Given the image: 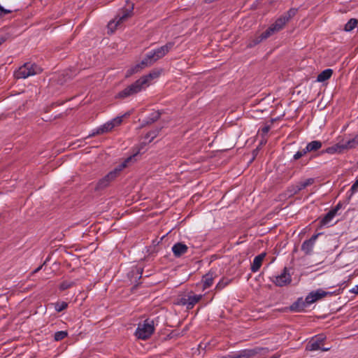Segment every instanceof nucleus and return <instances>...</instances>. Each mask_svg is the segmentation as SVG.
I'll use <instances>...</instances> for the list:
<instances>
[{
    "label": "nucleus",
    "mask_w": 358,
    "mask_h": 358,
    "mask_svg": "<svg viewBox=\"0 0 358 358\" xmlns=\"http://www.w3.org/2000/svg\"><path fill=\"white\" fill-rule=\"evenodd\" d=\"M231 280L225 278H222L220 282L217 284L215 287V289L220 291L224 289L227 285L230 283Z\"/></svg>",
    "instance_id": "obj_31"
},
{
    "label": "nucleus",
    "mask_w": 358,
    "mask_h": 358,
    "mask_svg": "<svg viewBox=\"0 0 358 358\" xmlns=\"http://www.w3.org/2000/svg\"><path fill=\"white\" fill-rule=\"evenodd\" d=\"M215 276V273L213 272H209L203 276L201 280L203 283V289H206L210 287L213 284L214 278Z\"/></svg>",
    "instance_id": "obj_18"
},
{
    "label": "nucleus",
    "mask_w": 358,
    "mask_h": 358,
    "mask_svg": "<svg viewBox=\"0 0 358 358\" xmlns=\"http://www.w3.org/2000/svg\"><path fill=\"white\" fill-rule=\"evenodd\" d=\"M41 71L42 69L35 64L28 62L25 63L23 66L20 67L17 71L15 72V77L17 79H24L29 76L38 74L41 73Z\"/></svg>",
    "instance_id": "obj_4"
},
{
    "label": "nucleus",
    "mask_w": 358,
    "mask_h": 358,
    "mask_svg": "<svg viewBox=\"0 0 358 358\" xmlns=\"http://www.w3.org/2000/svg\"><path fill=\"white\" fill-rule=\"evenodd\" d=\"M160 117V113L159 111H155L152 113L148 117V120H147V123H152L157 121Z\"/></svg>",
    "instance_id": "obj_33"
},
{
    "label": "nucleus",
    "mask_w": 358,
    "mask_h": 358,
    "mask_svg": "<svg viewBox=\"0 0 358 358\" xmlns=\"http://www.w3.org/2000/svg\"><path fill=\"white\" fill-rule=\"evenodd\" d=\"M315 182L314 178H308L305 180H301L290 186L288 189V191L290 195H294L299 193L302 189H305L308 186L313 185Z\"/></svg>",
    "instance_id": "obj_11"
},
{
    "label": "nucleus",
    "mask_w": 358,
    "mask_h": 358,
    "mask_svg": "<svg viewBox=\"0 0 358 358\" xmlns=\"http://www.w3.org/2000/svg\"><path fill=\"white\" fill-rule=\"evenodd\" d=\"M136 155H133L127 159H125L122 163L118 164L113 171V173H115V176L117 177L120 172L125 168H127L129 164H132L135 161V157Z\"/></svg>",
    "instance_id": "obj_13"
},
{
    "label": "nucleus",
    "mask_w": 358,
    "mask_h": 358,
    "mask_svg": "<svg viewBox=\"0 0 358 358\" xmlns=\"http://www.w3.org/2000/svg\"><path fill=\"white\" fill-rule=\"evenodd\" d=\"M307 305L306 300L303 301L302 299H299L290 306V309L294 312H301L304 310Z\"/></svg>",
    "instance_id": "obj_22"
},
{
    "label": "nucleus",
    "mask_w": 358,
    "mask_h": 358,
    "mask_svg": "<svg viewBox=\"0 0 358 358\" xmlns=\"http://www.w3.org/2000/svg\"><path fill=\"white\" fill-rule=\"evenodd\" d=\"M339 290L338 292H325L322 289H318L315 291H313L310 292L306 297V302L308 303V305H310L311 303H313L316 302L317 301L324 298L328 296H332L333 294H339Z\"/></svg>",
    "instance_id": "obj_8"
},
{
    "label": "nucleus",
    "mask_w": 358,
    "mask_h": 358,
    "mask_svg": "<svg viewBox=\"0 0 358 358\" xmlns=\"http://www.w3.org/2000/svg\"><path fill=\"white\" fill-rule=\"evenodd\" d=\"M358 21L355 18L350 19L345 25V31H352L357 25Z\"/></svg>",
    "instance_id": "obj_28"
},
{
    "label": "nucleus",
    "mask_w": 358,
    "mask_h": 358,
    "mask_svg": "<svg viewBox=\"0 0 358 358\" xmlns=\"http://www.w3.org/2000/svg\"><path fill=\"white\" fill-rule=\"evenodd\" d=\"M159 74H160V73L159 71H152L149 74H148V75H146L145 76L141 77L140 79H145V85H148V82L150 80H152V79L158 78L159 76Z\"/></svg>",
    "instance_id": "obj_27"
},
{
    "label": "nucleus",
    "mask_w": 358,
    "mask_h": 358,
    "mask_svg": "<svg viewBox=\"0 0 358 358\" xmlns=\"http://www.w3.org/2000/svg\"><path fill=\"white\" fill-rule=\"evenodd\" d=\"M270 129V127L268 126L264 127L262 129V131L263 134H267Z\"/></svg>",
    "instance_id": "obj_42"
},
{
    "label": "nucleus",
    "mask_w": 358,
    "mask_h": 358,
    "mask_svg": "<svg viewBox=\"0 0 358 358\" xmlns=\"http://www.w3.org/2000/svg\"><path fill=\"white\" fill-rule=\"evenodd\" d=\"M358 188V179L355 181V182L351 187V191L355 192Z\"/></svg>",
    "instance_id": "obj_39"
},
{
    "label": "nucleus",
    "mask_w": 358,
    "mask_h": 358,
    "mask_svg": "<svg viewBox=\"0 0 358 358\" xmlns=\"http://www.w3.org/2000/svg\"><path fill=\"white\" fill-rule=\"evenodd\" d=\"M68 336L66 331H59L55 333L54 339L55 341H60L64 339Z\"/></svg>",
    "instance_id": "obj_30"
},
{
    "label": "nucleus",
    "mask_w": 358,
    "mask_h": 358,
    "mask_svg": "<svg viewBox=\"0 0 358 358\" xmlns=\"http://www.w3.org/2000/svg\"><path fill=\"white\" fill-rule=\"evenodd\" d=\"M113 129V124L110 122V121H109V122H107L106 123H105L104 124H103L102 126H101L100 127L95 129L91 136L99 135V134L107 133V132L111 131Z\"/></svg>",
    "instance_id": "obj_19"
},
{
    "label": "nucleus",
    "mask_w": 358,
    "mask_h": 358,
    "mask_svg": "<svg viewBox=\"0 0 358 358\" xmlns=\"http://www.w3.org/2000/svg\"><path fill=\"white\" fill-rule=\"evenodd\" d=\"M342 208V203L339 202L331 210L336 215L337 212Z\"/></svg>",
    "instance_id": "obj_38"
},
{
    "label": "nucleus",
    "mask_w": 358,
    "mask_h": 358,
    "mask_svg": "<svg viewBox=\"0 0 358 358\" xmlns=\"http://www.w3.org/2000/svg\"><path fill=\"white\" fill-rule=\"evenodd\" d=\"M224 358H242L240 352H238V354H236L234 355H229L227 357H225Z\"/></svg>",
    "instance_id": "obj_41"
},
{
    "label": "nucleus",
    "mask_w": 358,
    "mask_h": 358,
    "mask_svg": "<svg viewBox=\"0 0 358 358\" xmlns=\"http://www.w3.org/2000/svg\"><path fill=\"white\" fill-rule=\"evenodd\" d=\"M342 143L345 150L355 148L356 146L358 145V135L346 141H343Z\"/></svg>",
    "instance_id": "obj_23"
},
{
    "label": "nucleus",
    "mask_w": 358,
    "mask_h": 358,
    "mask_svg": "<svg viewBox=\"0 0 358 358\" xmlns=\"http://www.w3.org/2000/svg\"><path fill=\"white\" fill-rule=\"evenodd\" d=\"M223 358H224V357H223Z\"/></svg>",
    "instance_id": "obj_46"
},
{
    "label": "nucleus",
    "mask_w": 358,
    "mask_h": 358,
    "mask_svg": "<svg viewBox=\"0 0 358 358\" xmlns=\"http://www.w3.org/2000/svg\"><path fill=\"white\" fill-rule=\"evenodd\" d=\"M187 246L182 243H177L172 247V251L175 257H179L187 252Z\"/></svg>",
    "instance_id": "obj_15"
},
{
    "label": "nucleus",
    "mask_w": 358,
    "mask_h": 358,
    "mask_svg": "<svg viewBox=\"0 0 358 358\" xmlns=\"http://www.w3.org/2000/svg\"><path fill=\"white\" fill-rule=\"evenodd\" d=\"M318 234L313 235L310 239L305 241L301 245V250L306 255H310L312 252L315 241L317 238Z\"/></svg>",
    "instance_id": "obj_14"
},
{
    "label": "nucleus",
    "mask_w": 358,
    "mask_h": 358,
    "mask_svg": "<svg viewBox=\"0 0 358 358\" xmlns=\"http://www.w3.org/2000/svg\"><path fill=\"white\" fill-rule=\"evenodd\" d=\"M202 297V294H193L192 292H191L180 298L178 304L186 306L187 309H192Z\"/></svg>",
    "instance_id": "obj_9"
},
{
    "label": "nucleus",
    "mask_w": 358,
    "mask_h": 358,
    "mask_svg": "<svg viewBox=\"0 0 358 358\" xmlns=\"http://www.w3.org/2000/svg\"><path fill=\"white\" fill-rule=\"evenodd\" d=\"M326 339L324 334H318L313 336L307 343L306 350L308 351L322 350L327 352L330 350V348H322L323 343Z\"/></svg>",
    "instance_id": "obj_6"
},
{
    "label": "nucleus",
    "mask_w": 358,
    "mask_h": 358,
    "mask_svg": "<svg viewBox=\"0 0 358 358\" xmlns=\"http://www.w3.org/2000/svg\"><path fill=\"white\" fill-rule=\"evenodd\" d=\"M145 66H148L147 64H143V60L141 63L137 64L134 66L131 67V69H128L126 73V77H129L131 75L140 71L141 69H144Z\"/></svg>",
    "instance_id": "obj_25"
},
{
    "label": "nucleus",
    "mask_w": 358,
    "mask_h": 358,
    "mask_svg": "<svg viewBox=\"0 0 358 358\" xmlns=\"http://www.w3.org/2000/svg\"><path fill=\"white\" fill-rule=\"evenodd\" d=\"M333 74V70L331 69H327L322 71L317 77V81L318 82H324L329 80Z\"/></svg>",
    "instance_id": "obj_24"
},
{
    "label": "nucleus",
    "mask_w": 358,
    "mask_h": 358,
    "mask_svg": "<svg viewBox=\"0 0 358 358\" xmlns=\"http://www.w3.org/2000/svg\"><path fill=\"white\" fill-rule=\"evenodd\" d=\"M42 266H43V265H41V266H38L37 268H36L34 271V273H36L38 272L42 268Z\"/></svg>",
    "instance_id": "obj_43"
},
{
    "label": "nucleus",
    "mask_w": 358,
    "mask_h": 358,
    "mask_svg": "<svg viewBox=\"0 0 358 358\" xmlns=\"http://www.w3.org/2000/svg\"><path fill=\"white\" fill-rule=\"evenodd\" d=\"M345 151L342 142H339L331 147L327 148L321 152V154L328 153V154H336V153H343Z\"/></svg>",
    "instance_id": "obj_17"
},
{
    "label": "nucleus",
    "mask_w": 358,
    "mask_h": 358,
    "mask_svg": "<svg viewBox=\"0 0 358 358\" xmlns=\"http://www.w3.org/2000/svg\"><path fill=\"white\" fill-rule=\"evenodd\" d=\"M145 80L138 79L118 93L119 98H126L141 92L145 87Z\"/></svg>",
    "instance_id": "obj_5"
},
{
    "label": "nucleus",
    "mask_w": 358,
    "mask_h": 358,
    "mask_svg": "<svg viewBox=\"0 0 358 358\" xmlns=\"http://www.w3.org/2000/svg\"><path fill=\"white\" fill-rule=\"evenodd\" d=\"M272 281L278 287H283L289 285L292 282V276L289 273L288 268L285 267L282 273L280 275L275 276Z\"/></svg>",
    "instance_id": "obj_10"
},
{
    "label": "nucleus",
    "mask_w": 358,
    "mask_h": 358,
    "mask_svg": "<svg viewBox=\"0 0 358 358\" xmlns=\"http://www.w3.org/2000/svg\"><path fill=\"white\" fill-rule=\"evenodd\" d=\"M322 143L321 141H313L306 145L305 150L306 151V153L315 152L319 150L322 148Z\"/></svg>",
    "instance_id": "obj_20"
},
{
    "label": "nucleus",
    "mask_w": 358,
    "mask_h": 358,
    "mask_svg": "<svg viewBox=\"0 0 358 358\" xmlns=\"http://www.w3.org/2000/svg\"><path fill=\"white\" fill-rule=\"evenodd\" d=\"M128 1H129V0H127V2H128Z\"/></svg>",
    "instance_id": "obj_45"
},
{
    "label": "nucleus",
    "mask_w": 358,
    "mask_h": 358,
    "mask_svg": "<svg viewBox=\"0 0 358 358\" xmlns=\"http://www.w3.org/2000/svg\"><path fill=\"white\" fill-rule=\"evenodd\" d=\"M154 331V321L150 319H147L143 323L138 324L135 335L138 338L146 340L150 337Z\"/></svg>",
    "instance_id": "obj_3"
},
{
    "label": "nucleus",
    "mask_w": 358,
    "mask_h": 358,
    "mask_svg": "<svg viewBox=\"0 0 358 358\" xmlns=\"http://www.w3.org/2000/svg\"><path fill=\"white\" fill-rule=\"evenodd\" d=\"M336 216L335 213H334L331 210L328 212L324 217L321 220L320 224L322 225H327L329 224L333 218Z\"/></svg>",
    "instance_id": "obj_26"
},
{
    "label": "nucleus",
    "mask_w": 358,
    "mask_h": 358,
    "mask_svg": "<svg viewBox=\"0 0 358 358\" xmlns=\"http://www.w3.org/2000/svg\"><path fill=\"white\" fill-rule=\"evenodd\" d=\"M306 151L305 150V148L302 149L301 150L297 151L293 156V159L294 161H296L301 158L302 157L305 156L306 155Z\"/></svg>",
    "instance_id": "obj_34"
},
{
    "label": "nucleus",
    "mask_w": 358,
    "mask_h": 358,
    "mask_svg": "<svg viewBox=\"0 0 358 358\" xmlns=\"http://www.w3.org/2000/svg\"><path fill=\"white\" fill-rule=\"evenodd\" d=\"M265 257H266V253L263 252V253H261L260 255L256 256L254 258L252 264L251 265V271L253 273H256L259 270V268L262 266V262H263L264 259L265 258Z\"/></svg>",
    "instance_id": "obj_16"
},
{
    "label": "nucleus",
    "mask_w": 358,
    "mask_h": 358,
    "mask_svg": "<svg viewBox=\"0 0 358 358\" xmlns=\"http://www.w3.org/2000/svg\"><path fill=\"white\" fill-rule=\"evenodd\" d=\"M173 42H168L164 45L149 52L143 59V64L150 66L155 62L164 57L173 47Z\"/></svg>",
    "instance_id": "obj_2"
},
{
    "label": "nucleus",
    "mask_w": 358,
    "mask_h": 358,
    "mask_svg": "<svg viewBox=\"0 0 358 358\" xmlns=\"http://www.w3.org/2000/svg\"><path fill=\"white\" fill-rule=\"evenodd\" d=\"M280 354L279 353H275V355H273L271 358H280Z\"/></svg>",
    "instance_id": "obj_44"
},
{
    "label": "nucleus",
    "mask_w": 358,
    "mask_h": 358,
    "mask_svg": "<svg viewBox=\"0 0 358 358\" xmlns=\"http://www.w3.org/2000/svg\"><path fill=\"white\" fill-rule=\"evenodd\" d=\"M261 348H254V349H245L240 351V354L242 358H253L259 353Z\"/></svg>",
    "instance_id": "obj_21"
},
{
    "label": "nucleus",
    "mask_w": 358,
    "mask_h": 358,
    "mask_svg": "<svg viewBox=\"0 0 358 358\" xmlns=\"http://www.w3.org/2000/svg\"><path fill=\"white\" fill-rule=\"evenodd\" d=\"M55 306V309L57 312L59 313V312H62V310H65L67 306H68V303L65 301H62V302H57L54 304Z\"/></svg>",
    "instance_id": "obj_32"
},
{
    "label": "nucleus",
    "mask_w": 358,
    "mask_h": 358,
    "mask_svg": "<svg viewBox=\"0 0 358 358\" xmlns=\"http://www.w3.org/2000/svg\"><path fill=\"white\" fill-rule=\"evenodd\" d=\"M134 7V4L131 3L129 8L122 9L120 13L117 15L115 20L109 22L108 27L110 29H113V27L114 28H116L119 24L131 17L133 15Z\"/></svg>",
    "instance_id": "obj_7"
},
{
    "label": "nucleus",
    "mask_w": 358,
    "mask_h": 358,
    "mask_svg": "<svg viewBox=\"0 0 358 358\" xmlns=\"http://www.w3.org/2000/svg\"><path fill=\"white\" fill-rule=\"evenodd\" d=\"M350 293L358 294V285L355 286L353 288L350 289Z\"/></svg>",
    "instance_id": "obj_40"
},
{
    "label": "nucleus",
    "mask_w": 358,
    "mask_h": 358,
    "mask_svg": "<svg viewBox=\"0 0 358 358\" xmlns=\"http://www.w3.org/2000/svg\"><path fill=\"white\" fill-rule=\"evenodd\" d=\"M298 12L297 8H292L287 12L285 13L275 22L272 24L266 31L265 35L272 36L275 33L280 31L283 29L285 25L296 15Z\"/></svg>",
    "instance_id": "obj_1"
},
{
    "label": "nucleus",
    "mask_w": 358,
    "mask_h": 358,
    "mask_svg": "<svg viewBox=\"0 0 358 358\" xmlns=\"http://www.w3.org/2000/svg\"><path fill=\"white\" fill-rule=\"evenodd\" d=\"M122 118H123V116H119V117H116L114 119H113L112 120H110V122L113 124V128L115 127L120 125L122 123Z\"/></svg>",
    "instance_id": "obj_35"
},
{
    "label": "nucleus",
    "mask_w": 358,
    "mask_h": 358,
    "mask_svg": "<svg viewBox=\"0 0 358 358\" xmlns=\"http://www.w3.org/2000/svg\"><path fill=\"white\" fill-rule=\"evenodd\" d=\"M271 36H266L265 35V31H264L263 33H262L259 36H256L253 41H252V44H250V46H252V45H255L259 43H261L262 41L268 38V37H270Z\"/></svg>",
    "instance_id": "obj_29"
},
{
    "label": "nucleus",
    "mask_w": 358,
    "mask_h": 358,
    "mask_svg": "<svg viewBox=\"0 0 358 358\" xmlns=\"http://www.w3.org/2000/svg\"><path fill=\"white\" fill-rule=\"evenodd\" d=\"M71 287V284L67 282H64L60 285V289L62 290H65Z\"/></svg>",
    "instance_id": "obj_37"
},
{
    "label": "nucleus",
    "mask_w": 358,
    "mask_h": 358,
    "mask_svg": "<svg viewBox=\"0 0 358 358\" xmlns=\"http://www.w3.org/2000/svg\"><path fill=\"white\" fill-rule=\"evenodd\" d=\"M117 177L115 176V173L110 171L103 178L99 180L95 187L96 190H100L107 187Z\"/></svg>",
    "instance_id": "obj_12"
},
{
    "label": "nucleus",
    "mask_w": 358,
    "mask_h": 358,
    "mask_svg": "<svg viewBox=\"0 0 358 358\" xmlns=\"http://www.w3.org/2000/svg\"><path fill=\"white\" fill-rule=\"evenodd\" d=\"M11 13L10 10H6L0 5V17Z\"/></svg>",
    "instance_id": "obj_36"
}]
</instances>
